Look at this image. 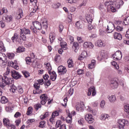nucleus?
<instances>
[{
    "mask_svg": "<svg viewBox=\"0 0 129 129\" xmlns=\"http://www.w3.org/2000/svg\"><path fill=\"white\" fill-rule=\"evenodd\" d=\"M68 64L69 68H72L74 66V63L73 62V60H72V59H69L68 60Z\"/></svg>",
    "mask_w": 129,
    "mask_h": 129,
    "instance_id": "32",
    "label": "nucleus"
},
{
    "mask_svg": "<svg viewBox=\"0 0 129 129\" xmlns=\"http://www.w3.org/2000/svg\"><path fill=\"white\" fill-rule=\"evenodd\" d=\"M60 45L61 49H64V48H66V46H67V43H66V42L63 41L60 42Z\"/></svg>",
    "mask_w": 129,
    "mask_h": 129,
    "instance_id": "38",
    "label": "nucleus"
},
{
    "mask_svg": "<svg viewBox=\"0 0 129 129\" xmlns=\"http://www.w3.org/2000/svg\"><path fill=\"white\" fill-rule=\"evenodd\" d=\"M113 36H114V38L117 39L119 41H120V40H122V36L120 33L114 32Z\"/></svg>",
    "mask_w": 129,
    "mask_h": 129,
    "instance_id": "24",
    "label": "nucleus"
},
{
    "mask_svg": "<svg viewBox=\"0 0 129 129\" xmlns=\"http://www.w3.org/2000/svg\"><path fill=\"white\" fill-rule=\"evenodd\" d=\"M75 26L77 29H82V28H83V26L82 25V21H79L77 22L76 23Z\"/></svg>",
    "mask_w": 129,
    "mask_h": 129,
    "instance_id": "25",
    "label": "nucleus"
},
{
    "mask_svg": "<svg viewBox=\"0 0 129 129\" xmlns=\"http://www.w3.org/2000/svg\"><path fill=\"white\" fill-rule=\"evenodd\" d=\"M109 115L106 114H103L101 115L100 119L101 120H108Z\"/></svg>",
    "mask_w": 129,
    "mask_h": 129,
    "instance_id": "29",
    "label": "nucleus"
},
{
    "mask_svg": "<svg viewBox=\"0 0 129 129\" xmlns=\"http://www.w3.org/2000/svg\"><path fill=\"white\" fill-rule=\"evenodd\" d=\"M22 115V114L20 113V112H17L14 115V117L18 118V117H20Z\"/></svg>",
    "mask_w": 129,
    "mask_h": 129,
    "instance_id": "59",
    "label": "nucleus"
},
{
    "mask_svg": "<svg viewBox=\"0 0 129 129\" xmlns=\"http://www.w3.org/2000/svg\"><path fill=\"white\" fill-rule=\"evenodd\" d=\"M114 29H115L114 24L112 23H109V25H107V32H108V33H112Z\"/></svg>",
    "mask_w": 129,
    "mask_h": 129,
    "instance_id": "11",
    "label": "nucleus"
},
{
    "mask_svg": "<svg viewBox=\"0 0 129 129\" xmlns=\"http://www.w3.org/2000/svg\"><path fill=\"white\" fill-rule=\"evenodd\" d=\"M12 84H14V79L5 76L3 77L2 82L0 84V87L2 88V89H5V88L7 85H12Z\"/></svg>",
    "mask_w": 129,
    "mask_h": 129,
    "instance_id": "2",
    "label": "nucleus"
},
{
    "mask_svg": "<svg viewBox=\"0 0 129 129\" xmlns=\"http://www.w3.org/2000/svg\"><path fill=\"white\" fill-rule=\"evenodd\" d=\"M111 86L113 88H117L118 86V81L117 80H113L111 81Z\"/></svg>",
    "mask_w": 129,
    "mask_h": 129,
    "instance_id": "13",
    "label": "nucleus"
},
{
    "mask_svg": "<svg viewBox=\"0 0 129 129\" xmlns=\"http://www.w3.org/2000/svg\"><path fill=\"white\" fill-rule=\"evenodd\" d=\"M8 129H16V126L13 124H11L9 126L7 127Z\"/></svg>",
    "mask_w": 129,
    "mask_h": 129,
    "instance_id": "61",
    "label": "nucleus"
},
{
    "mask_svg": "<svg viewBox=\"0 0 129 129\" xmlns=\"http://www.w3.org/2000/svg\"><path fill=\"white\" fill-rule=\"evenodd\" d=\"M15 57V54L12 53H9L7 54V58L9 59H14Z\"/></svg>",
    "mask_w": 129,
    "mask_h": 129,
    "instance_id": "46",
    "label": "nucleus"
},
{
    "mask_svg": "<svg viewBox=\"0 0 129 129\" xmlns=\"http://www.w3.org/2000/svg\"><path fill=\"white\" fill-rule=\"evenodd\" d=\"M122 24H124L125 26H127V25L129 24V16H128L126 18L124 19Z\"/></svg>",
    "mask_w": 129,
    "mask_h": 129,
    "instance_id": "40",
    "label": "nucleus"
},
{
    "mask_svg": "<svg viewBox=\"0 0 129 129\" xmlns=\"http://www.w3.org/2000/svg\"><path fill=\"white\" fill-rule=\"evenodd\" d=\"M60 6H61V4H60L59 3H57L56 4H53V7L54 9H58V8L60 7Z\"/></svg>",
    "mask_w": 129,
    "mask_h": 129,
    "instance_id": "64",
    "label": "nucleus"
},
{
    "mask_svg": "<svg viewBox=\"0 0 129 129\" xmlns=\"http://www.w3.org/2000/svg\"><path fill=\"white\" fill-rule=\"evenodd\" d=\"M40 98L41 99L40 103L42 105H45V104H46V102L49 100L48 95L46 94L41 95L40 96Z\"/></svg>",
    "mask_w": 129,
    "mask_h": 129,
    "instance_id": "4",
    "label": "nucleus"
},
{
    "mask_svg": "<svg viewBox=\"0 0 129 129\" xmlns=\"http://www.w3.org/2000/svg\"><path fill=\"white\" fill-rule=\"evenodd\" d=\"M20 30V32L23 33L25 35H31V30L29 29L24 28L23 29H21Z\"/></svg>",
    "mask_w": 129,
    "mask_h": 129,
    "instance_id": "20",
    "label": "nucleus"
},
{
    "mask_svg": "<svg viewBox=\"0 0 129 129\" xmlns=\"http://www.w3.org/2000/svg\"><path fill=\"white\" fill-rule=\"evenodd\" d=\"M112 57L114 60H121V58H122V54L120 51L118 50L114 54L112 55Z\"/></svg>",
    "mask_w": 129,
    "mask_h": 129,
    "instance_id": "5",
    "label": "nucleus"
},
{
    "mask_svg": "<svg viewBox=\"0 0 129 129\" xmlns=\"http://www.w3.org/2000/svg\"><path fill=\"white\" fill-rule=\"evenodd\" d=\"M85 120L88 123L91 124L93 123L94 122V118H93V116L91 114H87L85 116Z\"/></svg>",
    "mask_w": 129,
    "mask_h": 129,
    "instance_id": "8",
    "label": "nucleus"
},
{
    "mask_svg": "<svg viewBox=\"0 0 129 129\" xmlns=\"http://www.w3.org/2000/svg\"><path fill=\"white\" fill-rule=\"evenodd\" d=\"M32 111H33V108L31 107H29L28 108L27 112V115H30V114L32 113Z\"/></svg>",
    "mask_w": 129,
    "mask_h": 129,
    "instance_id": "48",
    "label": "nucleus"
},
{
    "mask_svg": "<svg viewBox=\"0 0 129 129\" xmlns=\"http://www.w3.org/2000/svg\"><path fill=\"white\" fill-rule=\"evenodd\" d=\"M49 40L51 44L54 42V40H55V34L54 33H50Z\"/></svg>",
    "mask_w": 129,
    "mask_h": 129,
    "instance_id": "33",
    "label": "nucleus"
},
{
    "mask_svg": "<svg viewBox=\"0 0 129 129\" xmlns=\"http://www.w3.org/2000/svg\"><path fill=\"white\" fill-rule=\"evenodd\" d=\"M3 123L5 126H6V127L10 126V125L11 124V122L10 121V119H9L8 118H4L3 119Z\"/></svg>",
    "mask_w": 129,
    "mask_h": 129,
    "instance_id": "18",
    "label": "nucleus"
},
{
    "mask_svg": "<svg viewBox=\"0 0 129 129\" xmlns=\"http://www.w3.org/2000/svg\"><path fill=\"white\" fill-rule=\"evenodd\" d=\"M84 104L83 103H77L76 105V109L77 111H83L84 108Z\"/></svg>",
    "mask_w": 129,
    "mask_h": 129,
    "instance_id": "10",
    "label": "nucleus"
},
{
    "mask_svg": "<svg viewBox=\"0 0 129 129\" xmlns=\"http://www.w3.org/2000/svg\"><path fill=\"white\" fill-rule=\"evenodd\" d=\"M115 30H116V31H117L118 32H121V31H122V30H123V28H122L119 26H117L115 28Z\"/></svg>",
    "mask_w": 129,
    "mask_h": 129,
    "instance_id": "55",
    "label": "nucleus"
},
{
    "mask_svg": "<svg viewBox=\"0 0 129 129\" xmlns=\"http://www.w3.org/2000/svg\"><path fill=\"white\" fill-rule=\"evenodd\" d=\"M64 29V26L62 24H59L58 26V30L60 33L62 32V31H63Z\"/></svg>",
    "mask_w": 129,
    "mask_h": 129,
    "instance_id": "54",
    "label": "nucleus"
},
{
    "mask_svg": "<svg viewBox=\"0 0 129 129\" xmlns=\"http://www.w3.org/2000/svg\"><path fill=\"white\" fill-rule=\"evenodd\" d=\"M62 125V121L61 120H57L56 122L55 127H60Z\"/></svg>",
    "mask_w": 129,
    "mask_h": 129,
    "instance_id": "47",
    "label": "nucleus"
},
{
    "mask_svg": "<svg viewBox=\"0 0 129 129\" xmlns=\"http://www.w3.org/2000/svg\"><path fill=\"white\" fill-rule=\"evenodd\" d=\"M110 9L112 13H115V12H116V8H115V7L110 6Z\"/></svg>",
    "mask_w": 129,
    "mask_h": 129,
    "instance_id": "60",
    "label": "nucleus"
},
{
    "mask_svg": "<svg viewBox=\"0 0 129 129\" xmlns=\"http://www.w3.org/2000/svg\"><path fill=\"white\" fill-rule=\"evenodd\" d=\"M128 124V121L125 119H119L118 121V126L120 129H124L125 125Z\"/></svg>",
    "mask_w": 129,
    "mask_h": 129,
    "instance_id": "3",
    "label": "nucleus"
},
{
    "mask_svg": "<svg viewBox=\"0 0 129 129\" xmlns=\"http://www.w3.org/2000/svg\"><path fill=\"white\" fill-rule=\"evenodd\" d=\"M1 102L2 103H7L8 102V98L6 96H3L1 98Z\"/></svg>",
    "mask_w": 129,
    "mask_h": 129,
    "instance_id": "37",
    "label": "nucleus"
},
{
    "mask_svg": "<svg viewBox=\"0 0 129 129\" xmlns=\"http://www.w3.org/2000/svg\"><path fill=\"white\" fill-rule=\"evenodd\" d=\"M95 65H96V61L93 59L91 60V63L88 64V67L89 69H93L95 67Z\"/></svg>",
    "mask_w": 129,
    "mask_h": 129,
    "instance_id": "19",
    "label": "nucleus"
},
{
    "mask_svg": "<svg viewBox=\"0 0 129 129\" xmlns=\"http://www.w3.org/2000/svg\"><path fill=\"white\" fill-rule=\"evenodd\" d=\"M83 46L84 48H90V49H92L94 47V45L92 44V43L90 42H86L84 43Z\"/></svg>",
    "mask_w": 129,
    "mask_h": 129,
    "instance_id": "16",
    "label": "nucleus"
},
{
    "mask_svg": "<svg viewBox=\"0 0 129 129\" xmlns=\"http://www.w3.org/2000/svg\"><path fill=\"white\" fill-rule=\"evenodd\" d=\"M112 65H113V66H114V67H115L116 69H119V67H118V66H117V63H116V62H115V61L112 62Z\"/></svg>",
    "mask_w": 129,
    "mask_h": 129,
    "instance_id": "58",
    "label": "nucleus"
},
{
    "mask_svg": "<svg viewBox=\"0 0 129 129\" xmlns=\"http://www.w3.org/2000/svg\"><path fill=\"white\" fill-rule=\"evenodd\" d=\"M68 116L66 118V121L67 123H71L72 122V115L70 112H67Z\"/></svg>",
    "mask_w": 129,
    "mask_h": 129,
    "instance_id": "17",
    "label": "nucleus"
},
{
    "mask_svg": "<svg viewBox=\"0 0 129 129\" xmlns=\"http://www.w3.org/2000/svg\"><path fill=\"white\" fill-rule=\"evenodd\" d=\"M86 20L88 24H91L93 21V17H92V14H87L86 15Z\"/></svg>",
    "mask_w": 129,
    "mask_h": 129,
    "instance_id": "15",
    "label": "nucleus"
},
{
    "mask_svg": "<svg viewBox=\"0 0 129 129\" xmlns=\"http://www.w3.org/2000/svg\"><path fill=\"white\" fill-rule=\"evenodd\" d=\"M22 73L25 78H28V77H30V73H29L27 71H22Z\"/></svg>",
    "mask_w": 129,
    "mask_h": 129,
    "instance_id": "43",
    "label": "nucleus"
},
{
    "mask_svg": "<svg viewBox=\"0 0 129 129\" xmlns=\"http://www.w3.org/2000/svg\"><path fill=\"white\" fill-rule=\"evenodd\" d=\"M17 53H22L25 52V48L23 47H19L17 49Z\"/></svg>",
    "mask_w": 129,
    "mask_h": 129,
    "instance_id": "39",
    "label": "nucleus"
},
{
    "mask_svg": "<svg viewBox=\"0 0 129 129\" xmlns=\"http://www.w3.org/2000/svg\"><path fill=\"white\" fill-rule=\"evenodd\" d=\"M10 72H11V70L10 69V68L7 67L6 72L4 75V76H7V75H9Z\"/></svg>",
    "mask_w": 129,
    "mask_h": 129,
    "instance_id": "53",
    "label": "nucleus"
},
{
    "mask_svg": "<svg viewBox=\"0 0 129 129\" xmlns=\"http://www.w3.org/2000/svg\"><path fill=\"white\" fill-rule=\"evenodd\" d=\"M96 46H97V47H99L100 48H101L102 47H104L105 46V44L104 43H103L102 41L98 40L96 42Z\"/></svg>",
    "mask_w": 129,
    "mask_h": 129,
    "instance_id": "26",
    "label": "nucleus"
},
{
    "mask_svg": "<svg viewBox=\"0 0 129 129\" xmlns=\"http://www.w3.org/2000/svg\"><path fill=\"white\" fill-rule=\"evenodd\" d=\"M57 71L59 75H64L67 73V69L63 66H60L57 68Z\"/></svg>",
    "mask_w": 129,
    "mask_h": 129,
    "instance_id": "6",
    "label": "nucleus"
},
{
    "mask_svg": "<svg viewBox=\"0 0 129 129\" xmlns=\"http://www.w3.org/2000/svg\"><path fill=\"white\" fill-rule=\"evenodd\" d=\"M5 21L7 23H10L13 21V16L11 15H6L5 16Z\"/></svg>",
    "mask_w": 129,
    "mask_h": 129,
    "instance_id": "28",
    "label": "nucleus"
},
{
    "mask_svg": "<svg viewBox=\"0 0 129 129\" xmlns=\"http://www.w3.org/2000/svg\"><path fill=\"white\" fill-rule=\"evenodd\" d=\"M23 10L22 9H20L18 12L17 13L16 19L17 20H20L23 18Z\"/></svg>",
    "mask_w": 129,
    "mask_h": 129,
    "instance_id": "21",
    "label": "nucleus"
},
{
    "mask_svg": "<svg viewBox=\"0 0 129 129\" xmlns=\"http://www.w3.org/2000/svg\"><path fill=\"white\" fill-rule=\"evenodd\" d=\"M74 92V89L73 88H71L68 91V93L70 95V96H71V95L73 94Z\"/></svg>",
    "mask_w": 129,
    "mask_h": 129,
    "instance_id": "56",
    "label": "nucleus"
},
{
    "mask_svg": "<svg viewBox=\"0 0 129 129\" xmlns=\"http://www.w3.org/2000/svg\"><path fill=\"white\" fill-rule=\"evenodd\" d=\"M107 98L109 99L110 102L111 103H114L115 102V101L116 100V98L115 97V95H111V96H108L107 97Z\"/></svg>",
    "mask_w": 129,
    "mask_h": 129,
    "instance_id": "23",
    "label": "nucleus"
},
{
    "mask_svg": "<svg viewBox=\"0 0 129 129\" xmlns=\"http://www.w3.org/2000/svg\"><path fill=\"white\" fill-rule=\"evenodd\" d=\"M61 60V56L58 54H56L54 58L55 62H59Z\"/></svg>",
    "mask_w": 129,
    "mask_h": 129,
    "instance_id": "45",
    "label": "nucleus"
},
{
    "mask_svg": "<svg viewBox=\"0 0 129 129\" xmlns=\"http://www.w3.org/2000/svg\"><path fill=\"white\" fill-rule=\"evenodd\" d=\"M20 38H21L23 40V41H26L27 37H26V35L24 34V33L20 31Z\"/></svg>",
    "mask_w": 129,
    "mask_h": 129,
    "instance_id": "42",
    "label": "nucleus"
},
{
    "mask_svg": "<svg viewBox=\"0 0 129 129\" xmlns=\"http://www.w3.org/2000/svg\"><path fill=\"white\" fill-rule=\"evenodd\" d=\"M114 3L113 2V1H107L106 2H105L104 5L105 7H107V10H108V9L110 8V6H111V5H114Z\"/></svg>",
    "mask_w": 129,
    "mask_h": 129,
    "instance_id": "22",
    "label": "nucleus"
},
{
    "mask_svg": "<svg viewBox=\"0 0 129 129\" xmlns=\"http://www.w3.org/2000/svg\"><path fill=\"white\" fill-rule=\"evenodd\" d=\"M10 87H11V89H10V92H13V93H15V92H16V91L17 89V87L14 86V84H12V85H10Z\"/></svg>",
    "mask_w": 129,
    "mask_h": 129,
    "instance_id": "30",
    "label": "nucleus"
},
{
    "mask_svg": "<svg viewBox=\"0 0 129 129\" xmlns=\"http://www.w3.org/2000/svg\"><path fill=\"white\" fill-rule=\"evenodd\" d=\"M34 121H35V119H29L27 121L26 123H27V124H29L30 123H32V122H34Z\"/></svg>",
    "mask_w": 129,
    "mask_h": 129,
    "instance_id": "63",
    "label": "nucleus"
},
{
    "mask_svg": "<svg viewBox=\"0 0 129 129\" xmlns=\"http://www.w3.org/2000/svg\"><path fill=\"white\" fill-rule=\"evenodd\" d=\"M10 65L11 67H13L14 69H16V70H19V69H20L19 66H17V64L16 63H14V61H11Z\"/></svg>",
    "mask_w": 129,
    "mask_h": 129,
    "instance_id": "31",
    "label": "nucleus"
},
{
    "mask_svg": "<svg viewBox=\"0 0 129 129\" xmlns=\"http://www.w3.org/2000/svg\"><path fill=\"white\" fill-rule=\"evenodd\" d=\"M45 126H46V121H41L40 122L39 127H41V128H43V127H45Z\"/></svg>",
    "mask_w": 129,
    "mask_h": 129,
    "instance_id": "41",
    "label": "nucleus"
},
{
    "mask_svg": "<svg viewBox=\"0 0 129 129\" xmlns=\"http://www.w3.org/2000/svg\"><path fill=\"white\" fill-rule=\"evenodd\" d=\"M92 94V96H95L96 95V90H95V87L92 86L90 87L88 90V96H90Z\"/></svg>",
    "mask_w": 129,
    "mask_h": 129,
    "instance_id": "7",
    "label": "nucleus"
},
{
    "mask_svg": "<svg viewBox=\"0 0 129 129\" xmlns=\"http://www.w3.org/2000/svg\"><path fill=\"white\" fill-rule=\"evenodd\" d=\"M37 82H38V84H39V85H43V84H44V80L43 79L37 80Z\"/></svg>",
    "mask_w": 129,
    "mask_h": 129,
    "instance_id": "57",
    "label": "nucleus"
},
{
    "mask_svg": "<svg viewBox=\"0 0 129 129\" xmlns=\"http://www.w3.org/2000/svg\"><path fill=\"white\" fill-rule=\"evenodd\" d=\"M11 73L13 78L14 79H20L22 78V75L15 70L11 71Z\"/></svg>",
    "mask_w": 129,
    "mask_h": 129,
    "instance_id": "9",
    "label": "nucleus"
},
{
    "mask_svg": "<svg viewBox=\"0 0 129 129\" xmlns=\"http://www.w3.org/2000/svg\"><path fill=\"white\" fill-rule=\"evenodd\" d=\"M8 13V10H7V8H3L2 10H0V15L1 16H2V15H4V14H6Z\"/></svg>",
    "mask_w": 129,
    "mask_h": 129,
    "instance_id": "44",
    "label": "nucleus"
},
{
    "mask_svg": "<svg viewBox=\"0 0 129 129\" xmlns=\"http://www.w3.org/2000/svg\"><path fill=\"white\" fill-rule=\"evenodd\" d=\"M41 22V23L38 21H34L32 22V24L36 30L41 31V30L42 29L46 30V29L48 28V20L47 19L45 18H42Z\"/></svg>",
    "mask_w": 129,
    "mask_h": 129,
    "instance_id": "1",
    "label": "nucleus"
},
{
    "mask_svg": "<svg viewBox=\"0 0 129 129\" xmlns=\"http://www.w3.org/2000/svg\"><path fill=\"white\" fill-rule=\"evenodd\" d=\"M72 48L73 49H75V50H78V49H79V44H78V42H74Z\"/></svg>",
    "mask_w": 129,
    "mask_h": 129,
    "instance_id": "36",
    "label": "nucleus"
},
{
    "mask_svg": "<svg viewBox=\"0 0 129 129\" xmlns=\"http://www.w3.org/2000/svg\"><path fill=\"white\" fill-rule=\"evenodd\" d=\"M18 39H19L18 34L17 33H15L14 36L12 37V40L13 43H15V42H18Z\"/></svg>",
    "mask_w": 129,
    "mask_h": 129,
    "instance_id": "35",
    "label": "nucleus"
},
{
    "mask_svg": "<svg viewBox=\"0 0 129 129\" xmlns=\"http://www.w3.org/2000/svg\"><path fill=\"white\" fill-rule=\"evenodd\" d=\"M25 61L26 62L27 64H31V62H32V60H31V57H27L25 58Z\"/></svg>",
    "mask_w": 129,
    "mask_h": 129,
    "instance_id": "52",
    "label": "nucleus"
},
{
    "mask_svg": "<svg viewBox=\"0 0 129 129\" xmlns=\"http://www.w3.org/2000/svg\"><path fill=\"white\" fill-rule=\"evenodd\" d=\"M100 105L102 108H103V107H104V105H105V101H101Z\"/></svg>",
    "mask_w": 129,
    "mask_h": 129,
    "instance_id": "62",
    "label": "nucleus"
},
{
    "mask_svg": "<svg viewBox=\"0 0 129 129\" xmlns=\"http://www.w3.org/2000/svg\"><path fill=\"white\" fill-rule=\"evenodd\" d=\"M67 21L69 24H71V22H72V15L71 14L68 16Z\"/></svg>",
    "mask_w": 129,
    "mask_h": 129,
    "instance_id": "51",
    "label": "nucleus"
},
{
    "mask_svg": "<svg viewBox=\"0 0 129 129\" xmlns=\"http://www.w3.org/2000/svg\"><path fill=\"white\" fill-rule=\"evenodd\" d=\"M81 55L82 58H86L87 56V52L86 51H83Z\"/></svg>",
    "mask_w": 129,
    "mask_h": 129,
    "instance_id": "50",
    "label": "nucleus"
},
{
    "mask_svg": "<svg viewBox=\"0 0 129 129\" xmlns=\"http://www.w3.org/2000/svg\"><path fill=\"white\" fill-rule=\"evenodd\" d=\"M41 107L42 105H41V104L40 103L36 104L35 105H34V108H35L36 110H38L39 108H41Z\"/></svg>",
    "mask_w": 129,
    "mask_h": 129,
    "instance_id": "49",
    "label": "nucleus"
},
{
    "mask_svg": "<svg viewBox=\"0 0 129 129\" xmlns=\"http://www.w3.org/2000/svg\"><path fill=\"white\" fill-rule=\"evenodd\" d=\"M0 51L1 52H6V47L4 46V43L0 40Z\"/></svg>",
    "mask_w": 129,
    "mask_h": 129,
    "instance_id": "34",
    "label": "nucleus"
},
{
    "mask_svg": "<svg viewBox=\"0 0 129 129\" xmlns=\"http://www.w3.org/2000/svg\"><path fill=\"white\" fill-rule=\"evenodd\" d=\"M59 115V112L55 111L52 113L51 117L49 119V121L50 122L53 123L54 121V118L56 117V116H58Z\"/></svg>",
    "mask_w": 129,
    "mask_h": 129,
    "instance_id": "12",
    "label": "nucleus"
},
{
    "mask_svg": "<svg viewBox=\"0 0 129 129\" xmlns=\"http://www.w3.org/2000/svg\"><path fill=\"white\" fill-rule=\"evenodd\" d=\"M34 87L35 88V89H37L38 94L42 93V90H40V84H38V83H35L34 84Z\"/></svg>",
    "mask_w": 129,
    "mask_h": 129,
    "instance_id": "27",
    "label": "nucleus"
},
{
    "mask_svg": "<svg viewBox=\"0 0 129 129\" xmlns=\"http://www.w3.org/2000/svg\"><path fill=\"white\" fill-rule=\"evenodd\" d=\"M123 1L122 0H120L118 2L115 3L114 5L115 9H116V10H119L120 7L123 6Z\"/></svg>",
    "mask_w": 129,
    "mask_h": 129,
    "instance_id": "14",
    "label": "nucleus"
}]
</instances>
